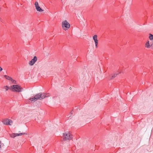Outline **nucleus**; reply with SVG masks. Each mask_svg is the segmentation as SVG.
Segmentation results:
<instances>
[{
  "mask_svg": "<svg viewBox=\"0 0 153 153\" xmlns=\"http://www.w3.org/2000/svg\"><path fill=\"white\" fill-rule=\"evenodd\" d=\"M1 19L0 18V20H1Z\"/></svg>",
  "mask_w": 153,
  "mask_h": 153,
  "instance_id": "4be33fe9",
  "label": "nucleus"
},
{
  "mask_svg": "<svg viewBox=\"0 0 153 153\" xmlns=\"http://www.w3.org/2000/svg\"><path fill=\"white\" fill-rule=\"evenodd\" d=\"M71 87H70V89H71Z\"/></svg>",
  "mask_w": 153,
  "mask_h": 153,
  "instance_id": "5701e85b",
  "label": "nucleus"
},
{
  "mask_svg": "<svg viewBox=\"0 0 153 153\" xmlns=\"http://www.w3.org/2000/svg\"><path fill=\"white\" fill-rule=\"evenodd\" d=\"M62 27L64 30H66L70 27V25L67 21L65 20L62 22Z\"/></svg>",
  "mask_w": 153,
  "mask_h": 153,
  "instance_id": "7ed1b4c3",
  "label": "nucleus"
},
{
  "mask_svg": "<svg viewBox=\"0 0 153 153\" xmlns=\"http://www.w3.org/2000/svg\"><path fill=\"white\" fill-rule=\"evenodd\" d=\"M71 87H70V89H71Z\"/></svg>",
  "mask_w": 153,
  "mask_h": 153,
  "instance_id": "b1692460",
  "label": "nucleus"
},
{
  "mask_svg": "<svg viewBox=\"0 0 153 153\" xmlns=\"http://www.w3.org/2000/svg\"><path fill=\"white\" fill-rule=\"evenodd\" d=\"M63 140H71L73 138V136L68 132H66L63 134Z\"/></svg>",
  "mask_w": 153,
  "mask_h": 153,
  "instance_id": "20e7f679",
  "label": "nucleus"
},
{
  "mask_svg": "<svg viewBox=\"0 0 153 153\" xmlns=\"http://www.w3.org/2000/svg\"><path fill=\"white\" fill-rule=\"evenodd\" d=\"M37 57L36 56H34L33 58L29 62V64L31 66L33 65L35 62L37 61Z\"/></svg>",
  "mask_w": 153,
  "mask_h": 153,
  "instance_id": "0eeeda50",
  "label": "nucleus"
},
{
  "mask_svg": "<svg viewBox=\"0 0 153 153\" xmlns=\"http://www.w3.org/2000/svg\"><path fill=\"white\" fill-rule=\"evenodd\" d=\"M151 46L153 48V41L151 43Z\"/></svg>",
  "mask_w": 153,
  "mask_h": 153,
  "instance_id": "aec40b11",
  "label": "nucleus"
},
{
  "mask_svg": "<svg viewBox=\"0 0 153 153\" xmlns=\"http://www.w3.org/2000/svg\"><path fill=\"white\" fill-rule=\"evenodd\" d=\"M149 38L151 40H153V35L152 34H149Z\"/></svg>",
  "mask_w": 153,
  "mask_h": 153,
  "instance_id": "4468645a",
  "label": "nucleus"
},
{
  "mask_svg": "<svg viewBox=\"0 0 153 153\" xmlns=\"http://www.w3.org/2000/svg\"><path fill=\"white\" fill-rule=\"evenodd\" d=\"M71 87H70V89H71Z\"/></svg>",
  "mask_w": 153,
  "mask_h": 153,
  "instance_id": "393cba45",
  "label": "nucleus"
},
{
  "mask_svg": "<svg viewBox=\"0 0 153 153\" xmlns=\"http://www.w3.org/2000/svg\"><path fill=\"white\" fill-rule=\"evenodd\" d=\"M4 146V145L3 143H1V141H0V149H1L2 147Z\"/></svg>",
  "mask_w": 153,
  "mask_h": 153,
  "instance_id": "a211bd4d",
  "label": "nucleus"
},
{
  "mask_svg": "<svg viewBox=\"0 0 153 153\" xmlns=\"http://www.w3.org/2000/svg\"><path fill=\"white\" fill-rule=\"evenodd\" d=\"M145 46L146 48H149L150 47H151V45L149 44V41H147L146 42L145 45Z\"/></svg>",
  "mask_w": 153,
  "mask_h": 153,
  "instance_id": "1a4fd4ad",
  "label": "nucleus"
},
{
  "mask_svg": "<svg viewBox=\"0 0 153 153\" xmlns=\"http://www.w3.org/2000/svg\"><path fill=\"white\" fill-rule=\"evenodd\" d=\"M10 136L13 138H14L16 137L15 133H13L12 134L10 135Z\"/></svg>",
  "mask_w": 153,
  "mask_h": 153,
  "instance_id": "2eb2a0df",
  "label": "nucleus"
},
{
  "mask_svg": "<svg viewBox=\"0 0 153 153\" xmlns=\"http://www.w3.org/2000/svg\"><path fill=\"white\" fill-rule=\"evenodd\" d=\"M27 133H20L19 134H18V133H15V136H21L22 135H26Z\"/></svg>",
  "mask_w": 153,
  "mask_h": 153,
  "instance_id": "9b49d317",
  "label": "nucleus"
},
{
  "mask_svg": "<svg viewBox=\"0 0 153 153\" xmlns=\"http://www.w3.org/2000/svg\"><path fill=\"white\" fill-rule=\"evenodd\" d=\"M120 73V72H117L116 73L112 74L110 76H109V78L110 79H112L113 78H115L117 75H118Z\"/></svg>",
  "mask_w": 153,
  "mask_h": 153,
  "instance_id": "6e6552de",
  "label": "nucleus"
},
{
  "mask_svg": "<svg viewBox=\"0 0 153 153\" xmlns=\"http://www.w3.org/2000/svg\"><path fill=\"white\" fill-rule=\"evenodd\" d=\"M3 123L6 125L11 126L13 124V121L10 119L4 120L2 121Z\"/></svg>",
  "mask_w": 153,
  "mask_h": 153,
  "instance_id": "39448f33",
  "label": "nucleus"
},
{
  "mask_svg": "<svg viewBox=\"0 0 153 153\" xmlns=\"http://www.w3.org/2000/svg\"><path fill=\"white\" fill-rule=\"evenodd\" d=\"M44 97V94L40 92L36 94L33 98H30L29 100L31 101L34 102L39 99L41 100L45 98Z\"/></svg>",
  "mask_w": 153,
  "mask_h": 153,
  "instance_id": "f257e3e1",
  "label": "nucleus"
},
{
  "mask_svg": "<svg viewBox=\"0 0 153 153\" xmlns=\"http://www.w3.org/2000/svg\"><path fill=\"white\" fill-rule=\"evenodd\" d=\"M10 89L13 91H15L16 92H19L22 91L23 89L20 86L18 85H13L10 86Z\"/></svg>",
  "mask_w": 153,
  "mask_h": 153,
  "instance_id": "f03ea898",
  "label": "nucleus"
},
{
  "mask_svg": "<svg viewBox=\"0 0 153 153\" xmlns=\"http://www.w3.org/2000/svg\"><path fill=\"white\" fill-rule=\"evenodd\" d=\"M2 70V68L0 66V71Z\"/></svg>",
  "mask_w": 153,
  "mask_h": 153,
  "instance_id": "412c9836",
  "label": "nucleus"
},
{
  "mask_svg": "<svg viewBox=\"0 0 153 153\" xmlns=\"http://www.w3.org/2000/svg\"><path fill=\"white\" fill-rule=\"evenodd\" d=\"M4 88L6 91L8 90L9 89V87L7 86H4Z\"/></svg>",
  "mask_w": 153,
  "mask_h": 153,
  "instance_id": "f3484780",
  "label": "nucleus"
},
{
  "mask_svg": "<svg viewBox=\"0 0 153 153\" xmlns=\"http://www.w3.org/2000/svg\"><path fill=\"white\" fill-rule=\"evenodd\" d=\"M4 77L8 80L11 81L12 80V78L10 77L7 76V75H5L4 76Z\"/></svg>",
  "mask_w": 153,
  "mask_h": 153,
  "instance_id": "f8f14e48",
  "label": "nucleus"
},
{
  "mask_svg": "<svg viewBox=\"0 0 153 153\" xmlns=\"http://www.w3.org/2000/svg\"><path fill=\"white\" fill-rule=\"evenodd\" d=\"M93 39L94 41V42H98V40L97 39V35H94L93 37Z\"/></svg>",
  "mask_w": 153,
  "mask_h": 153,
  "instance_id": "9d476101",
  "label": "nucleus"
},
{
  "mask_svg": "<svg viewBox=\"0 0 153 153\" xmlns=\"http://www.w3.org/2000/svg\"><path fill=\"white\" fill-rule=\"evenodd\" d=\"M43 94H44L45 98V97H48L50 96V94L49 93H42Z\"/></svg>",
  "mask_w": 153,
  "mask_h": 153,
  "instance_id": "ddd939ff",
  "label": "nucleus"
},
{
  "mask_svg": "<svg viewBox=\"0 0 153 153\" xmlns=\"http://www.w3.org/2000/svg\"><path fill=\"white\" fill-rule=\"evenodd\" d=\"M34 5L35 6L36 8V10L38 11H39V12H43L44 10L42 9L41 7L39 6L38 3L37 1H36L34 3Z\"/></svg>",
  "mask_w": 153,
  "mask_h": 153,
  "instance_id": "423d86ee",
  "label": "nucleus"
},
{
  "mask_svg": "<svg viewBox=\"0 0 153 153\" xmlns=\"http://www.w3.org/2000/svg\"><path fill=\"white\" fill-rule=\"evenodd\" d=\"M95 47L96 48H97L98 47V42H95Z\"/></svg>",
  "mask_w": 153,
  "mask_h": 153,
  "instance_id": "6ab92c4d",
  "label": "nucleus"
},
{
  "mask_svg": "<svg viewBox=\"0 0 153 153\" xmlns=\"http://www.w3.org/2000/svg\"><path fill=\"white\" fill-rule=\"evenodd\" d=\"M11 82H12L13 83V84H16V81L14 80V79H12V80H11Z\"/></svg>",
  "mask_w": 153,
  "mask_h": 153,
  "instance_id": "dca6fc26",
  "label": "nucleus"
}]
</instances>
